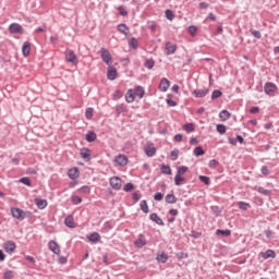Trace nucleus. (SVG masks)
<instances>
[{
	"mask_svg": "<svg viewBox=\"0 0 279 279\" xmlns=\"http://www.w3.org/2000/svg\"><path fill=\"white\" fill-rule=\"evenodd\" d=\"M25 259L28 260V263H32L34 265V263H36V258H34V256L32 255H26Z\"/></svg>",
	"mask_w": 279,
	"mask_h": 279,
	"instance_id": "nucleus-63",
	"label": "nucleus"
},
{
	"mask_svg": "<svg viewBox=\"0 0 279 279\" xmlns=\"http://www.w3.org/2000/svg\"><path fill=\"white\" fill-rule=\"evenodd\" d=\"M162 197H163V195H162V193H160V192H157V193L154 195L155 202H162Z\"/></svg>",
	"mask_w": 279,
	"mask_h": 279,
	"instance_id": "nucleus-60",
	"label": "nucleus"
},
{
	"mask_svg": "<svg viewBox=\"0 0 279 279\" xmlns=\"http://www.w3.org/2000/svg\"><path fill=\"white\" fill-rule=\"evenodd\" d=\"M29 51H32V44L29 41H25L22 46V53L27 58L29 56Z\"/></svg>",
	"mask_w": 279,
	"mask_h": 279,
	"instance_id": "nucleus-21",
	"label": "nucleus"
},
{
	"mask_svg": "<svg viewBox=\"0 0 279 279\" xmlns=\"http://www.w3.org/2000/svg\"><path fill=\"white\" fill-rule=\"evenodd\" d=\"M189 171V167L186 166H181L178 168L177 175H184Z\"/></svg>",
	"mask_w": 279,
	"mask_h": 279,
	"instance_id": "nucleus-45",
	"label": "nucleus"
},
{
	"mask_svg": "<svg viewBox=\"0 0 279 279\" xmlns=\"http://www.w3.org/2000/svg\"><path fill=\"white\" fill-rule=\"evenodd\" d=\"M71 202L72 204H74L75 206L82 204V197L77 196V195H72L71 197Z\"/></svg>",
	"mask_w": 279,
	"mask_h": 279,
	"instance_id": "nucleus-44",
	"label": "nucleus"
},
{
	"mask_svg": "<svg viewBox=\"0 0 279 279\" xmlns=\"http://www.w3.org/2000/svg\"><path fill=\"white\" fill-rule=\"evenodd\" d=\"M134 189V185L132 183H126L124 186H123V191L125 193H130V191H133Z\"/></svg>",
	"mask_w": 279,
	"mask_h": 279,
	"instance_id": "nucleus-56",
	"label": "nucleus"
},
{
	"mask_svg": "<svg viewBox=\"0 0 279 279\" xmlns=\"http://www.w3.org/2000/svg\"><path fill=\"white\" fill-rule=\"evenodd\" d=\"M255 191L259 192L260 195H265V197H269L271 195V191L265 190L263 186L255 187Z\"/></svg>",
	"mask_w": 279,
	"mask_h": 279,
	"instance_id": "nucleus-31",
	"label": "nucleus"
},
{
	"mask_svg": "<svg viewBox=\"0 0 279 279\" xmlns=\"http://www.w3.org/2000/svg\"><path fill=\"white\" fill-rule=\"evenodd\" d=\"M144 151L148 158H154L156 156V146L151 142H147Z\"/></svg>",
	"mask_w": 279,
	"mask_h": 279,
	"instance_id": "nucleus-4",
	"label": "nucleus"
},
{
	"mask_svg": "<svg viewBox=\"0 0 279 279\" xmlns=\"http://www.w3.org/2000/svg\"><path fill=\"white\" fill-rule=\"evenodd\" d=\"M141 206V210H143L145 213V215H147V213H149V206L147 205V201H142L140 203Z\"/></svg>",
	"mask_w": 279,
	"mask_h": 279,
	"instance_id": "nucleus-40",
	"label": "nucleus"
},
{
	"mask_svg": "<svg viewBox=\"0 0 279 279\" xmlns=\"http://www.w3.org/2000/svg\"><path fill=\"white\" fill-rule=\"evenodd\" d=\"M100 57L102 62H105L108 66H112V54L106 48L100 49Z\"/></svg>",
	"mask_w": 279,
	"mask_h": 279,
	"instance_id": "nucleus-2",
	"label": "nucleus"
},
{
	"mask_svg": "<svg viewBox=\"0 0 279 279\" xmlns=\"http://www.w3.org/2000/svg\"><path fill=\"white\" fill-rule=\"evenodd\" d=\"M135 97H140V99H143L145 97V88L141 85L135 87V92H133Z\"/></svg>",
	"mask_w": 279,
	"mask_h": 279,
	"instance_id": "nucleus-24",
	"label": "nucleus"
},
{
	"mask_svg": "<svg viewBox=\"0 0 279 279\" xmlns=\"http://www.w3.org/2000/svg\"><path fill=\"white\" fill-rule=\"evenodd\" d=\"M85 141H87V143H95L97 141V133L88 131L85 135Z\"/></svg>",
	"mask_w": 279,
	"mask_h": 279,
	"instance_id": "nucleus-20",
	"label": "nucleus"
},
{
	"mask_svg": "<svg viewBox=\"0 0 279 279\" xmlns=\"http://www.w3.org/2000/svg\"><path fill=\"white\" fill-rule=\"evenodd\" d=\"M184 182H186V179L180 174H175L174 175V184L175 186H182V184H184Z\"/></svg>",
	"mask_w": 279,
	"mask_h": 279,
	"instance_id": "nucleus-29",
	"label": "nucleus"
},
{
	"mask_svg": "<svg viewBox=\"0 0 279 279\" xmlns=\"http://www.w3.org/2000/svg\"><path fill=\"white\" fill-rule=\"evenodd\" d=\"M109 184L114 191H121V187L123 186V181L119 177H112L109 180Z\"/></svg>",
	"mask_w": 279,
	"mask_h": 279,
	"instance_id": "nucleus-3",
	"label": "nucleus"
},
{
	"mask_svg": "<svg viewBox=\"0 0 279 279\" xmlns=\"http://www.w3.org/2000/svg\"><path fill=\"white\" fill-rule=\"evenodd\" d=\"M35 204L39 210H45V207L48 206L47 199L36 198Z\"/></svg>",
	"mask_w": 279,
	"mask_h": 279,
	"instance_id": "nucleus-25",
	"label": "nucleus"
},
{
	"mask_svg": "<svg viewBox=\"0 0 279 279\" xmlns=\"http://www.w3.org/2000/svg\"><path fill=\"white\" fill-rule=\"evenodd\" d=\"M68 175H69L70 180H77V178H80V168H77V167L71 168L68 171Z\"/></svg>",
	"mask_w": 279,
	"mask_h": 279,
	"instance_id": "nucleus-12",
	"label": "nucleus"
},
{
	"mask_svg": "<svg viewBox=\"0 0 279 279\" xmlns=\"http://www.w3.org/2000/svg\"><path fill=\"white\" fill-rule=\"evenodd\" d=\"M216 130L218 134H226V125L225 124H217Z\"/></svg>",
	"mask_w": 279,
	"mask_h": 279,
	"instance_id": "nucleus-47",
	"label": "nucleus"
},
{
	"mask_svg": "<svg viewBox=\"0 0 279 279\" xmlns=\"http://www.w3.org/2000/svg\"><path fill=\"white\" fill-rule=\"evenodd\" d=\"M171 156V160H175L178 158V156H180V150L174 149L170 153Z\"/></svg>",
	"mask_w": 279,
	"mask_h": 279,
	"instance_id": "nucleus-59",
	"label": "nucleus"
},
{
	"mask_svg": "<svg viewBox=\"0 0 279 279\" xmlns=\"http://www.w3.org/2000/svg\"><path fill=\"white\" fill-rule=\"evenodd\" d=\"M263 258H274L276 256V252L274 250H267L265 253H262Z\"/></svg>",
	"mask_w": 279,
	"mask_h": 279,
	"instance_id": "nucleus-35",
	"label": "nucleus"
},
{
	"mask_svg": "<svg viewBox=\"0 0 279 279\" xmlns=\"http://www.w3.org/2000/svg\"><path fill=\"white\" fill-rule=\"evenodd\" d=\"M64 225L66 226V228H76L73 215H69L68 217H65Z\"/></svg>",
	"mask_w": 279,
	"mask_h": 279,
	"instance_id": "nucleus-22",
	"label": "nucleus"
},
{
	"mask_svg": "<svg viewBox=\"0 0 279 279\" xmlns=\"http://www.w3.org/2000/svg\"><path fill=\"white\" fill-rule=\"evenodd\" d=\"M177 49L178 48L175 47V45H173L171 43L166 44L167 56H171V54L175 53Z\"/></svg>",
	"mask_w": 279,
	"mask_h": 279,
	"instance_id": "nucleus-27",
	"label": "nucleus"
},
{
	"mask_svg": "<svg viewBox=\"0 0 279 279\" xmlns=\"http://www.w3.org/2000/svg\"><path fill=\"white\" fill-rule=\"evenodd\" d=\"M251 34H252V36H254V38H257V39L263 38V35L260 34L259 31L251 29Z\"/></svg>",
	"mask_w": 279,
	"mask_h": 279,
	"instance_id": "nucleus-55",
	"label": "nucleus"
},
{
	"mask_svg": "<svg viewBox=\"0 0 279 279\" xmlns=\"http://www.w3.org/2000/svg\"><path fill=\"white\" fill-rule=\"evenodd\" d=\"M117 114H123V112H128V107L124 104H120L116 107Z\"/></svg>",
	"mask_w": 279,
	"mask_h": 279,
	"instance_id": "nucleus-33",
	"label": "nucleus"
},
{
	"mask_svg": "<svg viewBox=\"0 0 279 279\" xmlns=\"http://www.w3.org/2000/svg\"><path fill=\"white\" fill-rule=\"evenodd\" d=\"M118 32H120V34H123L124 36H128L130 34V27H128L126 24H119Z\"/></svg>",
	"mask_w": 279,
	"mask_h": 279,
	"instance_id": "nucleus-26",
	"label": "nucleus"
},
{
	"mask_svg": "<svg viewBox=\"0 0 279 279\" xmlns=\"http://www.w3.org/2000/svg\"><path fill=\"white\" fill-rule=\"evenodd\" d=\"M132 198H133L134 202H138L141 199V195L136 192H133Z\"/></svg>",
	"mask_w": 279,
	"mask_h": 279,
	"instance_id": "nucleus-64",
	"label": "nucleus"
},
{
	"mask_svg": "<svg viewBox=\"0 0 279 279\" xmlns=\"http://www.w3.org/2000/svg\"><path fill=\"white\" fill-rule=\"evenodd\" d=\"M118 12L121 16H128V9L123 5L118 7Z\"/></svg>",
	"mask_w": 279,
	"mask_h": 279,
	"instance_id": "nucleus-51",
	"label": "nucleus"
},
{
	"mask_svg": "<svg viewBox=\"0 0 279 279\" xmlns=\"http://www.w3.org/2000/svg\"><path fill=\"white\" fill-rule=\"evenodd\" d=\"M219 117L222 119V121H228V119H230V113L228 110H222L220 111Z\"/></svg>",
	"mask_w": 279,
	"mask_h": 279,
	"instance_id": "nucleus-42",
	"label": "nucleus"
},
{
	"mask_svg": "<svg viewBox=\"0 0 279 279\" xmlns=\"http://www.w3.org/2000/svg\"><path fill=\"white\" fill-rule=\"evenodd\" d=\"M134 99H136V94H134V90L129 89L125 94L126 104H134Z\"/></svg>",
	"mask_w": 279,
	"mask_h": 279,
	"instance_id": "nucleus-17",
	"label": "nucleus"
},
{
	"mask_svg": "<svg viewBox=\"0 0 279 279\" xmlns=\"http://www.w3.org/2000/svg\"><path fill=\"white\" fill-rule=\"evenodd\" d=\"M161 173H162L163 175H171V167H169V166L162 163V165H161Z\"/></svg>",
	"mask_w": 279,
	"mask_h": 279,
	"instance_id": "nucleus-39",
	"label": "nucleus"
},
{
	"mask_svg": "<svg viewBox=\"0 0 279 279\" xmlns=\"http://www.w3.org/2000/svg\"><path fill=\"white\" fill-rule=\"evenodd\" d=\"M114 162L118 163L119 167H125V165H128V156L118 155L114 158Z\"/></svg>",
	"mask_w": 279,
	"mask_h": 279,
	"instance_id": "nucleus-11",
	"label": "nucleus"
},
{
	"mask_svg": "<svg viewBox=\"0 0 279 279\" xmlns=\"http://www.w3.org/2000/svg\"><path fill=\"white\" fill-rule=\"evenodd\" d=\"M48 248L50 250V252H52V254L59 255L60 254V245L58 244V242L50 240L48 242Z\"/></svg>",
	"mask_w": 279,
	"mask_h": 279,
	"instance_id": "nucleus-9",
	"label": "nucleus"
},
{
	"mask_svg": "<svg viewBox=\"0 0 279 279\" xmlns=\"http://www.w3.org/2000/svg\"><path fill=\"white\" fill-rule=\"evenodd\" d=\"M129 47L131 49H138V39H136V37H132L129 41Z\"/></svg>",
	"mask_w": 279,
	"mask_h": 279,
	"instance_id": "nucleus-36",
	"label": "nucleus"
},
{
	"mask_svg": "<svg viewBox=\"0 0 279 279\" xmlns=\"http://www.w3.org/2000/svg\"><path fill=\"white\" fill-rule=\"evenodd\" d=\"M9 32L11 34H23V26L19 23H13L9 26Z\"/></svg>",
	"mask_w": 279,
	"mask_h": 279,
	"instance_id": "nucleus-10",
	"label": "nucleus"
},
{
	"mask_svg": "<svg viewBox=\"0 0 279 279\" xmlns=\"http://www.w3.org/2000/svg\"><path fill=\"white\" fill-rule=\"evenodd\" d=\"M87 239L90 241V243H99V241H101V235H99L98 232H93L87 235Z\"/></svg>",
	"mask_w": 279,
	"mask_h": 279,
	"instance_id": "nucleus-18",
	"label": "nucleus"
},
{
	"mask_svg": "<svg viewBox=\"0 0 279 279\" xmlns=\"http://www.w3.org/2000/svg\"><path fill=\"white\" fill-rule=\"evenodd\" d=\"M178 202V197L174 194H167L166 195V203L167 204H175Z\"/></svg>",
	"mask_w": 279,
	"mask_h": 279,
	"instance_id": "nucleus-32",
	"label": "nucleus"
},
{
	"mask_svg": "<svg viewBox=\"0 0 279 279\" xmlns=\"http://www.w3.org/2000/svg\"><path fill=\"white\" fill-rule=\"evenodd\" d=\"M157 260L158 263H166L167 260H169V256H167V254L165 253H161L157 255Z\"/></svg>",
	"mask_w": 279,
	"mask_h": 279,
	"instance_id": "nucleus-43",
	"label": "nucleus"
},
{
	"mask_svg": "<svg viewBox=\"0 0 279 279\" xmlns=\"http://www.w3.org/2000/svg\"><path fill=\"white\" fill-rule=\"evenodd\" d=\"M93 112H94V109L93 108H87L86 111H85V118L88 119V121H90V119H93Z\"/></svg>",
	"mask_w": 279,
	"mask_h": 279,
	"instance_id": "nucleus-50",
	"label": "nucleus"
},
{
	"mask_svg": "<svg viewBox=\"0 0 279 279\" xmlns=\"http://www.w3.org/2000/svg\"><path fill=\"white\" fill-rule=\"evenodd\" d=\"M21 184H25V186H32V180L29 178L24 177L20 179Z\"/></svg>",
	"mask_w": 279,
	"mask_h": 279,
	"instance_id": "nucleus-49",
	"label": "nucleus"
},
{
	"mask_svg": "<svg viewBox=\"0 0 279 279\" xmlns=\"http://www.w3.org/2000/svg\"><path fill=\"white\" fill-rule=\"evenodd\" d=\"M216 234L218 235V236H231V234H232V231L231 230H229V229H226V230H221V229H217L216 230Z\"/></svg>",
	"mask_w": 279,
	"mask_h": 279,
	"instance_id": "nucleus-30",
	"label": "nucleus"
},
{
	"mask_svg": "<svg viewBox=\"0 0 279 279\" xmlns=\"http://www.w3.org/2000/svg\"><path fill=\"white\" fill-rule=\"evenodd\" d=\"M80 156L85 160V162H90L93 160V155L90 154V149L87 147H83L80 150Z\"/></svg>",
	"mask_w": 279,
	"mask_h": 279,
	"instance_id": "nucleus-6",
	"label": "nucleus"
},
{
	"mask_svg": "<svg viewBox=\"0 0 279 279\" xmlns=\"http://www.w3.org/2000/svg\"><path fill=\"white\" fill-rule=\"evenodd\" d=\"M107 80H110L111 82L117 80V68L110 66L107 72Z\"/></svg>",
	"mask_w": 279,
	"mask_h": 279,
	"instance_id": "nucleus-16",
	"label": "nucleus"
},
{
	"mask_svg": "<svg viewBox=\"0 0 279 279\" xmlns=\"http://www.w3.org/2000/svg\"><path fill=\"white\" fill-rule=\"evenodd\" d=\"M260 172L263 173V175H269V168H267V166H263L260 168Z\"/></svg>",
	"mask_w": 279,
	"mask_h": 279,
	"instance_id": "nucleus-62",
	"label": "nucleus"
},
{
	"mask_svg": "<svg viewBox=\"0 0 279 279\" xmlns=\"http://www.w3.org/2000/svg\"><path fill=\"white\" fill-rule=\"evenodd\" d=\"M238 207L240 208V210H250V208H252V206L250 205V203L240 201L238 203Z\"/></svg>",
	"mask_w": 279,
	"mask_h": 279,
	"instance_id": "nucleus-34",
	"label": "nucleus"
},
{
	"mask_svg": "<svg viewBox=\"0 0 279 279\" xmlns=\"http://www.w3.org/2000/svg\"><path fill=\"white\" fill-rule=\"evenodd\" d=\"M211 211L216 217H219V215H221V207L220 206H211Z\"/></svg>",
	"mask_w": 279,
	"mask_h": 279,
	"instance_id": "nucleus-48",
	"label": "nucleus"
},
{
	"mask_svg": "<svg viewBox=\"0 0 279 279\" xmlns=\"http://www.w3.org/2000/svg\"><path fill=\"white\" fill-rule=\"evenodd\" d=\"M3 250L7 252V254H14V252H16V243H14L12 240H9L3 243Z\"/></svg>",
	"mask_w": 279,
	"mask_h": 279,
	"instance_id": "nucleus-5",
	"label": "nucleus"
},
{
	"mask_svg": "<svg viewBox=\"0 0 279 279\" xmlns=\"http://www.w3.org/2000/svg\"><path fill=\"white\" fill-rule=\"evenodd\" d=\"M166 104L168 105V106H170V108H175V106H178V102H175L173 99H171V98H167L166 99Z\"/></svg>",
	"mask_w": 279,
	"mask_h": 279,
	"instance_id": "nucleus-58",
	"label": "nucleus"
},
{
	"mask_svg": "<svg viewBox=\"0 0 279 279\" xmlns=\"http://www.w3.org/2000/svg\"><path fill=\"white\" fill-rule=\"evenodd\" d=\"M183 130L187 132V134H191V132L195 131V124L193 123H186L183 125Z\"/></svg>",
	"mask_w": 279,
	"mask_h": 279,
	"instance_id": "nucleus-38",
	"label": "nucleus"
},
{
	"mask_svg": "<svg viewBox=\"0 0 279 279\" xmlns=\"http://www.w3.org/2000/svg\"><path fill=\"white\" fill-rule=\"evenodd\" d=\"M187 32L191 36H195V34H197V27L194 25H191L187 27Z\"/></svg>",
	"mask_w": 279,
	"mask_h": 279,
	"instance_id": "nucleus-53",
	"label": "nucleus"
},
{
	"mask_svg": "<svg viewBox=\"0 0 279 279\" xmlns=\"http://www.w3.org/2000/svg\"><path fill=\"white\" fill-rule=\"evenodd\" d=\"M193 154H194V156L199 157V156H204V154H206V151L204 150V148L202 146H197L194 148Z\"/></svg>",
	"mask_w": 279,
	"mask_h": 279,
	"instance_id": "nucleus-37",
	"label": "nucleus"
},
{
	"mask_svg": "<svg viewBox=\"0 0 279 279\" xmlns=\"http://www.w3.org/2000/svg\"><path fill=\"white\" fill-rule=\"evenodd\" d=\"M149 219L150 221H154L155 223H157V226H165V221H162V218H160L156 213L150 214Z\"/></svg>",
	"mask_w": 279,
	"mask_h": 279,
	"instance_id": "nucleus-19",
	"label": "nucleus"
},
{
	"mask_svg": "<svg viewBox=\"0 0 279 279\" xmlns=\"http://www.w3.org/2000/svg\"><path fill=\"white\" fill-rule=\"evenodd\" d=\"M78 191H80L81 193H85L86 195H88V193H90V186H88V185H83V186H81V187L78 189Z\"/></svg>",
	"mask_w": 279,
	"mask_h": 279,
	"instance_id": "nucleus-54",
	"label": "nucleus"
},
{
	"mask_svg": "<svg viewBox=\"0 0 279 279\" xmlns=\"http://www.w3.org/2000/svg\"><path fill=\"white\" fill-rule=\"evenodd\" d=\"M221 95H223V93H221V90L215 89L211 94V99H219V97H221Z\"/></svg>",
	"mask_w": 279,
	"mask_h": 279,
	"instance_id": "nucleus-52",
	"label": "nucleus"
},
{
	"mask_svg": "<svg viewBox=\"0 0 279 279\" xmlns=\"http://www.w3.org/2000/svg\"><path fill=\"white\" fill-rule=\"evenodd\" d=\"M278 90V86H276V84L271 83V82H267L264 85V93L266 95H271L272 93H276Z\"/></svg>",
	"mask_w": 279,
	"mask_h": 279,
	"instance_id": "nucleus-8",
	"label": "nucleus"
},
{
	"mask_svg": "<svg viewBox=\"0 0 279 279\" xmlns=\"http://www.w3.org/2000/svg\"><path fill=\"white\" fill-rule=\"evenodd\" d=\"M114 228V226L112 225L111 221H106L104 225H102V228L100 230V232H102L104 234L110 232V230H112Z\"/></svg>",
	"mask_w": 279,
	"mask_h": 279,
	"instance_id": "nucleus-23",
	"label": "nucleus"
},
{
	"mask_svg": "<svg viewBox=\"0 0 279 279\" xmlns=\"http://www.w3.org/2000/svg\"><path fill=\"white\" fill-rule=\"evenodd\" d=\"M10 213L13 217V219H17V221H23L27 219V217H32L31 211H25L19 207H11Z\"/></svg>",
	"mask_w": 279,
	"mask_h": 279,
	"instance_id": "nucleus-1",
	"label": "nucleus"
},
{
	"mask_svg": "<svg viewBox=\"0 0 279 279\" xmlns=\"http://www.w3.org/2000/svg\"><path fill=\"white\" fill-rule=\"evenodd\" d=\"M65 60L71 64H77V54L73 50H66L65 52Z\"/></svg>",
	"mask_w": 279,
	"mask_h": 279,
	"instance_id": "nucleus-7",
	"label": "nucleus"
},
{
	"mask_svg": "<svg viewBox=\"0 0 279 279\" xmlns=\"http://www.w3.org/2000/svg\"><path fill=\"white\" fill-rule=\"evenodd\" d=\"M144 66L145 69H148V71H151V69H154V66H156V61L154 59H145L144 62Z\"/></svg>",
	"mask_w": 279,
	"mask_h": 279,
	"instance_id": "nucleus-28",
	"label": "nucleus"
},
{
	"mask_svg": "<svg viewBox=\"0 0 279 279\" xmlns=\"http://www.w3.org/2000/svg\"><path fill=\"white\" fill-rule=\"evenodd\" d=\"M209 90L208 88H203V89H195L192 95H194V97L196 98H203L206 97V95H208Z\"/></svg>",
	"mask_w": 279,
	"mask_h": 279,
	"instance_id": "nucleus-15",
	"label": "nucleus"
},
{
	"mask_svg": "<svg viewBox=\"0 0 279 279\" xmlns=\"http://www.w3.org/2000/svg\"><path fill=\"white\" fill-rule=\"evenodd\" d=\"M198 180H201L203 182V184H206V186H210V178H208L206 175H199Z\"/></svg>",
	"mask_w": 279,
	"mask_h": 279,
	"instance_id": "nucleus-46",
	"label": "nucleus"
},
{
	"mask_svg": "<svg viewBox=\"0 0 279 279\" xmlns=\"http://www.w3.org/2000/svg\"><path fill=\"white\" fill-rule=\"evenodd\" d=\"M135 247H145L147 245V240L145 239V235L140 234L138 238L134 242Z\"/></svg>",
	"mask_w": 279,
	"mask_h": 279,
	"instance_id": "nucleus-13",
	"label": "nucleus"
},
{
	"mask_svg": "<svg viewBox=\"0 0 279 279\" xmlns=\"http://www.w3.org/2000/svg\"><path fill=\"white\" fill-rule=\"evenodd\" d=\"M3 278H4V279H13L14 276L12 275V270H7V271L3 274Z\"/></svg>",
	"mask_w": 279,
	"mask_h": 279,
	"instance_id": "nucleus-61",
	"label": "nucleus"
},
{
	"mask_svg": "<svg viewBox=\"0 0 279 279\" xmlns=\"http://www.w3.org/2000/svg\"><path fill=\"white\" fill-rule=\"evenodd\" d=\"M217 165H219V161H217V159H211L208 162L209 169H215L217 167Z\"/></svg>",
	"mask_w": 279,
	"mask_h": 279,
	"instance_id": "nucleus-57",
	"label": "nucleus"
},
{
	"mask_svg": "<svg viewBox=\"0 0 279 279\" xmlns=\"http://www.w3.org/2000/svg\"><path fill=\"white\" fill-rule=\"evenodd\" d=\"M169 86H171V82L167 78H162L159 83V90H161V93H167V90H169Z\"/></svg>",
	"mask_w": 279,
	"mask_h": 279,
	"instance_id": "nucleus-14",
	"label": "nucleus"
},
{
	"mask_svg": "<svg viewBox=\"0 0 279 279\" xmlns=\"http://www.w3.org/2000/svg\"><path fill=\"white\" fill-rule=\"evenodd\" d=\"M166 14V19H168V21H173V19H175V14H173V11H171V9H167L165 11Z\"/></svg>",
	"mask_w": 279,
	"mask_h": 279,
	"instance_id": "nucleus-41",
	"label": "nucleus"
}]
</instances>
